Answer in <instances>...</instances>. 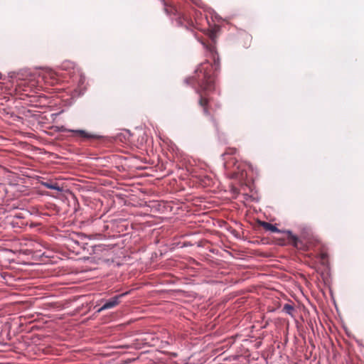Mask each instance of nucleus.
I'll use <instances>...</instances> for the list:
<instances>
[{
	"label": "nucleus",
	"instance_id": "f257e3e1",
	"mask_svg": "<svg viewBox=\"0 0 364 364\" xmlns=\"http://www.w3.org/2000/svg\"><path fill=\"white\" fill-rule=\"evenodd\" d=\"M204 48L209 52L213 58L214 65L210 63L208 60L201 63L196 69L193 75L186 80L187 84H194L197 85L196 93L199 95L198 104L203 108V114L210 117L214 122L210 111L211 98L208 95L215 90V75L213 70L219 67L218 60L215 57V47L213 44H206L201 42Z\"/></svg>",
	"mask_w": 364,
	"mask_h": 364
},
{
	"label": "nucleus",
	"instance_id": "f03ea898",
	"mask_svg": "<svg viewBox=\"0 0 364 364\" xmlns=\"http://www.w3.org/2000/svg\"><path fill=\"white\" fill-rule=\"evenodd\" d=\"M128 292H125L119 295H117L112 298H111L109 300L107 301L98 310L97 312H101L104 310L112 309L117 306L119 302L120 299L127 295Z\"/></svg>",
	"mask_w": 364,
	"mask_h": 364
},
{
	"label": "nucleus",
	"instance_id": "7ed1b4c3",
	"mask_svg": "<svg viewBox=\"0 0 364 364\" xmlns=\"http://www.w3.org/2000/svg\"><path fill=\"white\" fill-rule=\"evenodd\" d=\"M287 235V238L289 239L290 243L297 249L300 250H306L307 247L303 244V242L291 231L287 230L285 232Z\"/></svg>",
	"mask_w": 364,
	"mask_h": 364
},
{
	"label": "nucleus",
	"instance_id": "20e7f679",
	"mask_svg": "<svg viewBox=\"0 0 364 364\" xmlns=\"http://www.w3.org/2000/svg\"><path fill=\"white\" fill-rule=\"evenodd\" d=\"M42 78L46 83L51 85L57 83L58 82L57 74L51 70H46L42 74Z\"/></svg>",
	"mask_w": 364,
	"mask_h": 364
},
{
	"label": "nucleus",
	"instance_id": "39448f33",
	"mask_svg": "<svg viewBox=\"0 0 364 364\" xmlns=\"http://www.w3.org/2000/svg\"><path fill=\"white\" fill-rule=\"evenodd\" d=\"M69 132H72L73 134V136L75 137H79L82 139H92L95 138V136L93 134H90L87 132H86L85 130L81 129H69L68 130Z\"/></svg>",
	"mask_w": 364,
	"mask_h": 364
},
{
	"label": "nucleus",
	"instance_id": "423d86ee",
	"mask_svg": "<svg viewBox=\"0 0 364 364\" xmlns=\"http://www.w3.org/2000/svg\"><path fill=\"white\" fill-rule=\"evenodd\" d=\"M41 184L43 186L51 189V190H55L58 191H62L63 188H60L58 183L56 182H51V181H46V182H41Z\"/></svg>",
	"mask_w": 364,
	"mask_h": 364
},
{
	"label": "nucleus",
	"instance_id": "0eeeda50",
	"mask_svg": "<svg viewBox=\"0 0 364 364\" xmlns=\"http://www.w3.org/2000/svg\"><path fill=\"white\" fill-rule=\"evenodd\" d=\"M328 253L326 252L324 247H321L320 252L318 255V258L320 259V262L325 265L328 262Z\"/></svg>",
	"mask_w": 364,
	"mask_h": 364
},
{
	"label": "nucleus",
	"instance_id": "6e6552de",
	"mask_svg": "<svg viewBox=\"0 0 364 364\" xmlns=\"http://www.w3.org/2000/svg\"><path fill=\"white\" fill-rule=\"evenodd\" d=\"M262 227L264 230L270 231L272 232H280V230H279L274 225H272L267 222H263L262 223Z\"/></svg>",
	"mask_w": 364,
	"mask_h": 364
},
{
	"label": "nucleus",
	"instance_id": "1a4fd4ad",
	"mask_svg": "<svg viewBox=\"0 0 364 364\" xmlns=\"http://www.w3.org/2000/svg\"><path fill=\"white\" fill-rule=\"evenodd\" d=\"M61 67L63 70H70V69H72L73 71H70V75H72V74H75V64L73 62H70V61H65L62 63L61 65Z\"/></svg>",
	"mask_w": 364,
	"mask_h": 364
},
{
	"label": "nucleus",
	"instance_id": "9d476101",
	"mask_svg": "<svg viewBox=\"0 0 364 364\" xmlns=\"http://www.w3.org/2000/svg\"><path fill=\"white\" fill-rule=\"evenodd\" d=\"M164 6V11L168 15L175 14L176 9L171 5H168L166 0H161Z\"/></svg>",
	"mask_w": 364,
	"mask_h": 364
},
{
	"label": "nucleus",
	"instance_id": "9b49d317",
	"mask_svg": "<svg viewBox=\"0 0 364 364\" xmlns=\"http://www.w3.org/2000/svg\"><path fill=\"white\" fill-rule=\"evenodd\" d=\"M283 310L285 313L292 316L294 311V307L291 304H286L283 307Z\"/></svg>",
	"mask_w": 364,
	"mask_h": 364
},
{
	"label": "nucleus",
	"instance_id": "f8f14e48",
	"mask_svg": "<svg viewBox=\"0 0 364 364\" xmlns=\"http://www.w3.org/2000/svg\"><path fill=\"white\" fill-rule=\"evenodd\" d=\"M182 19H183V22H184V23H186L185 26H186L187 28H188L189 27H192V26H193V23L192 21H191V20H189V19H188L187 17H186V16H183V17H182V18H180V20H179V23H181V24L183 23H182V21H182Z\"/></svg>",
	"mask_w": 364,
	"mask_h": 364
}]
</instances>
